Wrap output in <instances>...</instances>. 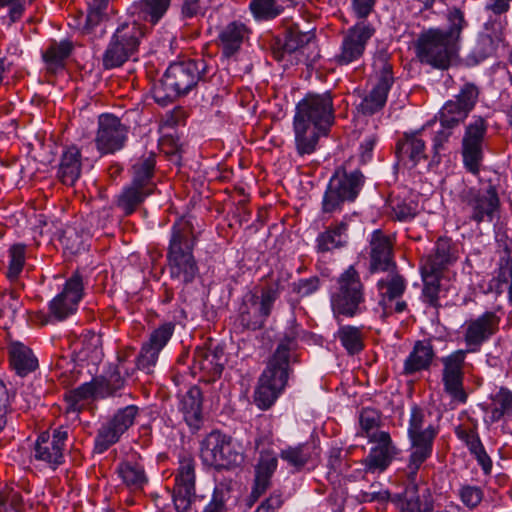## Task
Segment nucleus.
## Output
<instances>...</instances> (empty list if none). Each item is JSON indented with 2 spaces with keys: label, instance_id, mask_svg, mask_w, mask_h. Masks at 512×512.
Wrapping results in <instances>:
<instances>
[{
  "label": "nucleus",
  "instance_id": "f257e3e1",
  "mask_svg": "<svg viewBox=\"0 0 512 512\" xmlns=\"http://www.w3.org/2000/svg\"><path fill=\"white\" fill-rule=\"evenodd\" d=\"M429 416V413L416 405L411 408L407 429L411 453L406 468L411 486L406 488L402 495L400 512H433L431 502L420 501L414 484L421 465L432 455L434 440L439 432L438 427L428 421Z\"/></svg>",
  "mask_w": 512,
  "mask_h": 512
},
{
  "label": "nucleus",
  "instance_id": "f03ea898",
  "mask_svg": "<svg viewBox=\"0 0 512 512\" xmlns=\"http://www.w3.org/2000/svg\"><path fill=\"white\" fill-rule=\"evenodd\" d=\"M334 122L335 110L331 92L308 93L296 105L293 119L297 153L300 156L314 153L319 139L328 136Z\"/></svg>",
  "mask_w": 512,
  "mask_h": 512
},
{
  "label": "nucleus",
  "instance_id": "7ed1b4c3",
  "mask_svg": "<svg viewBox=\"0 0 512 512\" xmlns=\"http://www.w3.org/2000/svg\"><path fill=\"white\" fill-rule=\"evenodd\" d=\"M198 237L192 220L178 218L171 226L166 259L170 277L183 285L192 283L199 275L194 256Z\"/></svg>",
  "mask_w": 512,
  "mask_h": 512
},
{
  "label": "nucleus",
  "instance_id": "20e7f679",
  "mask_svg": "<svg viewBox=\"0 0 512 512\" xmlns=\"http://www.w3.org/2000/svg\"><path fill=\"white\" fill-rule=\"evenodd\" d=\"M296 339L297 332L294 328H290L281 339L259 378L254 401L262 410H266L274 404L287 384L290 352L296 348Z\"/></svg>",
  "mask_w": 512,
  "mask_h": 512
},
{
  "label": "nucleus",
  "instance_id": "39448f33",
  "mask_svg": "<svg viewBox=\"0 0 512 512\" xmlns=\"http://www.w3.org/2000/svg\"><path fill=\"white\" fill-rule=\"evenodd\" d=\"M207 71L204 60H186L169 65L160 83L155 87L154 98L166 104L193 90Z\"/></svg>",
  "mask_w": 512,
  "mask_h": 512
},
{
  "label": "nucleus",
  "instance_id": "423d86ee",
  "mask_svg": "<svg viewBox=\"0 0 512 512\" xmlns=\"http://www.w3.org/2000/svg\"><path fill=\"white\" fill-rule=\"evenodd\" d=\"M364 175L358 169L347 172L338 168L330 178L322 199V212L333 214L340 212L345 203L354 202L363 185Z\"/></svg>",
  "mask_w": 512,
  "mask_h": 512
},
{
  "label": "nucleus",
  "instance_id": "0eeeda50",
  "mask_svg": "<svg viewBox=\"0 0 512 512\" xmlns=\"http://www.w3.org/2000/svg\"><path fill=\"white\" fill-rule=\"evenodd\" d=\"M364 175L358 169L347 172L338 168L330 178L322 199V212L333 214L340 212L345 203L354 202L363 185Z\"/></svg>",
  "mask_w": 512,
  "mask_h": 512
},
{
  "label": "nucleus",
  "instance_id": "6e6552de",
  "mask_svg": "<svg viewBox=\"0 0 512 512\" xmlns=\"http://www.w3.org/2000/svg\"><path fill=\"white\" fill-rule=\"evenodd\" d=\"M364 175L358 169L347 172L338 168L330 178L322 199V212L333 214L340 212L345 203L354 202L363 185Z\"/></svg>",
  "mask_w": 512,
  "mask_h": 512
},
{
  "label": "nucleus",
  "instance_id": "1a4fd4ad",
  "mask_svg": "<svg viewBox=\"0 0 512 512\" xmlns=\"http://www.w3.org/2000/svg\"><path fill=\"white\" fill-rule=\"evenodd\" d=\"M200 458L204 465L217 470L238 467L244 462L241 446L220 431H212L202 440Z\"/></svg>",
  "mask_w": 512,
  "mask_h": 512
},
{
  "label": "nucleus",
  "instance_id": "9d476101",
  "mask_svg": "<svg viewBox=\"0 0 512 512\" xmlns=\"http://www.w3.org/2000/svg\"><path fill=\"white\" fill-rule=\"evenodd\" d=\"M364 288L358 272L350 266L338 279V289L331 296L335 315L354 317L362 313L365 301Z\"/></svg>",
  "mask_w": 512,
  "mask_h": 512
},
{
  "label": "nucleus",
  "instance_id": "9b49d317",
  "mask_svg": "<svg viewBox=\"0 0 512 512\" xmlns=\"http://www.w3.org/2000/svg\"><path fill=\"white\" fill-rule=\"evenodd\" d=\"M417 56L422 63L438 69H447L458 51L440 28L423 31L416 42Z\"/></svg>",
  "mask_w": 512,
  "mask_h": 512
},
{
  "label": "nucleus",
  "instance_id": "f8f14e48",
  "mask_svg": "<svg viewBox=\"0 0 512 512\" xmlns=\"http://www.w3.org/2000/svg\"><path fill=\"white\" fill-rule=\"evenodd\" d=\"M139 408L128 405L118 409L114 415L104 422L97 431L94 440V452L102 454L116 444L121 436L135 423Z\"/></svg>",
  "mask_w": 512,
  "mask_h": 512
},
{
  "label": "nucleus",
  "instance_id": "ddd939ff",
  "mask_svg": "<svg viewBox=\"0 0 512 512\" xmlns=\"http://www.w3.org/2000/svg\"><path fill=\"white\" fill-rule=\"evenodd\" d=\"M376 83L368 95H366L359 107L363 114L372 115L380 111L386 104L388 93L394 83L392 65L385 54L374 60Z\"/></svg>",
  "mask_w": 512,
  "mask_h": 512
},
{
  "label": "nucleus",
  "instance_id": "4468645a",
  "mask_svg": "<svg viewBox=\"0 0 512 512\" xmlns=\"http://www.w3.org/2000/svg\"><path fill=\"white\" fill-rule=\"evenodd\" d=\"M84 283L79 272L67 279L63 290L49 302V315L42 324H48L52 319L62 321L73 315L83 297Z\"/></svg>",
  "mask_w": 512,
  "mask_h": 512
},
{
  "label": "nucleus",
  "instance_id": "2eb2a0df",
  "mask_svg": "<svg viewBox=\"0 0 512 512\" xmlns=\"http://www.w3.org/2000/svg\"><path fill=\"white\" fill-rule=\"evenodd\" d=\"M488 129V123L481 116H473L465 127L462 139V155L465 167L477 174L483 158V143Z\"/></svg>",
  "mask_w": 512,
  "mask_h": 512
},
{
  "label": "nucleus",
  "instance_id": "dca6fc26",
  "mask_svg": "<svg viewBox=\"0 0 512 512\" xmlns=\"http://www.w3.org/2000/svg\"><path fill=\"white\" fill-rule=\"evenodd\" d=\"M129 128L113 114H101L98 117V129L95 137L97 150L102 154H113L121 150L127 141Z\"/></svg>",
  "mask_w": 512,
  "mask_h": 512
},
{
  "label": "nucleus",
  "instance_id": "f3484780",
  "mask_svg": "<svg viewBox=\"0 0 512 512\" xmlns=\"http://www.w3.org/2000/svg\"><path fill=\"white\" fill-rule=\"evenodd\" d=\"M195 461L183 458L179 462L173 487V502L177 512H188L197 499H202L195 493Z\"/></svg>",
  "mask_w": 512,
  "mask_h": 512
},
{
  "label": "nucleus",
  "instance_id": "a211bd4d",
  "mask_svg": "<svg viewBox=\"0 0 512 512\" xmlns=\"http://www.w3.org/2000/svg\"><path fill=\"white\" fill-rule=\"evenodd\" d=\"M377 290L379 294V306L382 308V318H386L393 313H402L406 310L407 304L401 300L406 290V281L398 273L388 271V274L378 280Z\"/></svg>",
  "mask_w": 512,
  "mask_h": 512
},
{
  "label": "nucleus",
  "instance_id": "6ab92c4d",
  "mask_svg": "<svg viewBox=\"0 0 512 512\" xmlns=\"http://www.w3.org/2000/svg\"><path fill=\"white\" fill-rule=\"evenodd\" d=\"M463 201L470 213V218L477 223L492 221L500 203L493 185H488L483 189L467 190L463 195Z\"/></svg>",
  "mask_w": 512,
  "mask_h": 512
},
{
  "label": "nucleus",
  "instance_id": "aec40b11",
  "mask_svg": "<svg viewBox=\"0 0 512 512\" xmlns=\"http://www.w3.org/2000/svg\"><path fill=\"white\" fill-rule=\"evenodd\" d=\"M368 439L374 446L362 461L364 471L373 474L382 473L391 464L398 450L393 444L390 434L386 431L376 430L372 434H368Z\"/></svg>",
  "mask_w": 512,
  "mask_h": 512
},
{
  "label": "nucleus",
  "instance_id": "412c9836",
  "mask_svg": "<svg viewBox=\"0 0 512 512\" xmlns=\"http://www.w3.org/2000/svg\"><path fill=\"white\" fill-rule=\"evenodd\" d=\"M374 32L375 29L365 21H359L349 28L343 37L340 52L335 56L336 62L340 65H348L358 61Z\"/></svg>",
  "mask_w": 512,
  "mask_h": 512
},
{
  "label": "nucleus",
  "instance_id": "4be33fe9",
  "mask_svg": "<svg viewBox=\"0 0 512 512\" xmlns=\"http://www.w3.org/2000/svg\"><path fill=\"white\" fill-rule=\"evenodd\" d=\"M67 438L68 432L63 427L55 429L52 434L48 432L41 433L34 444V459L53 468L62 464Z\"/></svg>",
  "mask_w": 512,
  "mask_h": 512
},
{
  "label": "nucleus",
  "instance_id": "5701e85b",
  "mask_svg": "<svg viewBox=\"0 0 512 512\" xmlns=\"http://www.w3.org/2000/svg\"><path fill=\"white\" fill-rule=\"evenodd\" d=\"M174 328L173 323L166 322L151 332L148 341L142 345L137 357L136 365L139 370L147 374L152 373L159 353L172 337Z\"/></svg>",
  "mask_w": 512,
  "mask_h": 512
},
{
  "label": "nucleus",
  "instance_id": "b1692460",
  "mask_svg": "<svg viewBox=\"0 0 512 512\" xmlns=\"http://www.w3.org/2000/svg\"><path fill=\"white\" fill-rule=\"evenodd\" d=\"M467 353L465 350H457L442 358L445 391L453 400L461 403L467 400V394L463 389V366Z\"/></svg>",
  "mask_w": 512,
  "mask_h": 512
},
{
  "label": "nucleus",
  "instance_id": "393cba45",
  "mask_svg": "<svg viewBox=\"0 0 512 512\" xmlns=\"http://www.w3.org/2000/svg\"><path fill=\"white\" fill-rule=\"evenodd\" d=\"M499 318L493 312H486L466 324L464 340L467 346L466 352H477L498 330Z\"/></svg>",
  "mask_w": 512,
  "mask_h": 512
},
{
  "label": "nucleus",
  "instance_id": "a878e982",
  "mask_svg": "<svg viewBox=\"0 0 512 512\" xmlns=\"http://www.w3.org/2000/svg\"><path fill=\"white\" fill-rule=\"evenodd\" d=\"M269 302V297L263 299L256 294L246 295L239 309L240 325L253 331L261 329L272 311Z\"/></svg>",
  "mask_w": 512,
  "mask_h": 512
},
{
  "label": "nucleus",
  "instance_id": "bb28decb",
  "mask_svg": "<svg viewBox=\"0 0 512 512\" xmlns=\"http://www.w3.org/2000/svg\"><path fill=\"white\" fill-rule=\"evenodd\" d=\"M457 260V250L452 240L440 237L431 254L423 258L421 271L429 274H439Z\"/></svg>",
  "mask_w": 512,
  "mask_h": 512
},
{
  "label": "nucleus",
  "instance_id": "cd10ccee",
  "mask_svg": "<svg viewBox=\"0 0 512 512\" xmlns=\"http://www.w3.org/2000/svg\"><path fill=\"white\" fill-rule=\"evenodd\" d=\"M485 33H482L469 54V59L475 64L490 57L504 39V25L500 20H490L485 24Z\"/></svg>",
  "mask_w": 512,
  "mask_h": 512
},
{
  "label": "nucleus",
  "instance_id": "c85d7f7f",
  "mask_svg": "<svg viewBox=\"0 0 512 512\" xmlns=\"http://www.w3.org/2000/svg\"><path fill=\"white\" fill-rule=\"evenodd\" d=\"M392 253L393 248L389 237L380 230L374 231L370 240V271L375 273L394 270L395 262Z\"/></svg>",
  "mask_w": 512,
  "mask_h": 512
},
{
  "label": "nucleus",
  "instance_id": "c756f323",
  "mask_svg": "<svg viewBox=\"0 0 512 512\" xmlns=\"http://www.w3.org/2000/svg\"><path fill=\"white\" fill-rule=\"evenodd\" d=\"M171 0H138L128 8L130 19L136 23L156 25L170 7Z\"/></svg>",
  "mask_w": 512,
  "mask_h": 512
},
{
  "label": "nucleus",
  "instance_id": "7c9ffc66",
  "mask_svg": "<svg viewBox=\"0 0 512 512\" xmlns=\"http://www.w3.org/2000/svg\"><path fill=\"white\" fill-rule=\"evenodd\" d=\"M147 29L148 27L145 24L136 23L131 19L121 23L115 30L111 39L131 55H134Z\"/></svg>",
  "mask_w": 512,
  "mask_h": 512
},
{
  "label": "nucleus",
  "instance_id": "2f4dec72",
  "mask_svg": "<svg viewBox=\"0 0 512 512\" xmlns=\"http://www.w3.org/2000/svg\"><path fill=\"white\" fill-rule=\"evenodd\" d=\"M10 364L17 375L25 377L38 367V359L32 350L21 342L13 341L8 346Z\"/></svg>",
  "mask_w": 512,
  "mask_h": 512
},
{
  "label": "nucleus",
  "instance_id": "473e14b6",
  "mask_svg": "<svg viewBox=\"0 0 512 512\" xmlns=\"http://www.w3.org/2000/svg\"><path fill=\"white\" fill-rule=\"evenodd\" d=\"M396 155L399 161L413 168L421 159L426 158L425 142L417 134H406L396 144Z\"/></svg>",
  "mask_w": 512,
  "mask_h": 512
},
{
  "label": "nucleus",
  "instance_id": "72a5a7b5",
  "mask_svg": "<svg viewBox=\"0 0 512 512\" xmlns=\"http://www.w3.org/2000/svg\"><path fill=\"white\" fill-rule=\"evenodd\" d=\"M434 355V349L429 340L417 341L404 361L403 373L405 375H412L428 369Z\"/></svg>",
  "mask_w": 512,
  "mask_h": 512
},
{
  "label": "nucleus",
  "instance_id": "f704fd0d",
  "mask_svg": "<svg viewBox=\"0 0 512 512\" xmlns=\"http://www.w3.org/2000/svg\"><path fill=\"white\" fill-rule=\"evenodd\" d=\"M202 391L198 386L191 387L181 399L180 409L187 425L199 429L202 423Z\"/></svg>",
  "mask_w": 512,
  "mask_h": 512
},
{
  "label": "nucleus",
  "instance_id": "c9c22d12",
  "mask_svg": "<svg viewBox=\"0 0 512 512\" xmlns=\"http://www.w3.org/2000/svg\"><path fill=\"white\" fill-rule=\"evenodd\" d=\"M81 152L76 146L67 147L61 155L58 178L66 185H73L81 174Z\"/></svg>",
  "mask_w": 512,
  "mask_h": 512
},
{
  "label": "nucleus",
  "instance_id": "e433bc0d",
  "mask_svg": "<svg viewBox=\"0 0 512 512\" xmlns=\"http://www.w3.org/2000/svg\"><path fill=\"white\" fill-rule=\"evenodd\" d=\"M194 367L206 372L211 377H219L224 369L226 357L223 349H197L194 353Z\"/></svg>",
  "mask_w": 512,
  "mask_h": 512
},
{
  "label": "nucleus",
  "instance_id": "4c0bfd02",
  "mask_svg": "<svg viewBox=\"0 0 512 512\" xmlns=\"http://www.w3.org/2000/svg\"><path fill=\"white\" fill-rule=\"evenodd\" d=\"M348 223L346 218L329 226L320 233L316 239L317 248L321 252H327L346 246L348 243Z\"/></svg>",
  "mask_w": 512,
  "mask_h": 512
},
{
  "label": "nucleus",
  "instance_id": "58836bf2",
  "mask_svg": "<svg viewBox=\"0 0 512 512\" xmlns=\"http://www.w3.org/2000/svg\"><path fill=\"white\" fill-rule=\"evenodd\" d=\"M247 29L240 22H231L219 33L218 39L225 57H231L237 53L243 43Z\"/></svg>",
  "mask_w": 512,
  "mask_h": 512
},
{
  "label": "nucleus",
  "instance_id": "ea45409f",
  "mask_svg": "<svg viewBox=\"0 0 512 512\" xmlns=\"http://www.w3.org/2000/svg\"><path fill=\"white\" fill-rule=\"evenodd\" d=\"M80 348L75 351L77 359L81 362L96 365L102 361V339L95 332L88 331L79 339Z\"/></svg>",
  "mask_w": 512,
  "mask_h": 512
},
{
  "label": "nucleus",
  "instance_id": "a19ab883",
  "mask_svg": "<svg viewBox=\"0 0 512 512\" xmlns=\"http://www.w3.org/2000/svg\"><path fill=\"white\" fill-rule=\"evenodd\" d=\"M155 168V155L149 153L137 159L132 165V181L134 185L145 187L146 189L154 190L153 175Z\"/></svg>",
  "mask_w": 512,
  "mask_h": 512
},
{
  "label": "nucleus",
  "instance_id": "79ce46f5",
  "mask_svg": "<svg viewBox=\"0 0 512 512\" xmlns=\"http://www.w3.org/2000/svg\"><path fill=\"white\" fill-rule=\"evenodd\" d=\"M314 450L312 444L301 443L282 449L279 457L296 471H300L310 461Z\"/></svg>",
  "mask_w": 512,
  "mask_h": 512
},
{
  "label": "nucleus",
  "instance_id": "37998d69",
  "mask_svg": "<svg viewBox=\"0 0 512 512\" xmlns=\"http://www.w3.org/2000/svg\"><path fill=\"white\" fill-rule=\"evenodd\" d=\"M117 473L123 483L130 489H141L147 482L144 467L135 462H122L117 467Z\"/></svg>",
  "mask_w": 512,
  "mask_h": 512
},
{
  "label": "nucleus",
  "instance_id": "c03bdc74",
  "mask_svg": "<svg viewBox=\"0 0 512 512\" xmlns=\"http://www.w3.org/2000/svg\"><path fill=\"white\" fill-rule=\"evenodd\" d=\"M99 387L100 386L96 378L94 381L86 382L72 390L68 396L69 405L67 411L75 413L79 412L82 409V405H80L79 402L82 400L92 397L104 398L103 392L100 391Z\"/></svg>",
  "mask_w": 512,
  "mask_h": 512
},
{
  "label": "nucleus",
  "instance_id": "a18cd8bd",
  "mask_svg": "<svg viewBox=\"0 0 512 512\" xmlns=\"http://www.w3.org/2000/svg\"><path fill=\"white\" fill-rule=\"evenodd\" d=\"M152 192L153 191L150 189L131 183L119 196L118 205L124 210L125 214L129 215L147 196L152 194Z\"/></svg>",
  "mask_w": 512,
  "mask_h": 512
},
{
  "label": "nucleus",
  "instance_id": "49530a36",
  "mask_svg": "<svg viewBox=\"0 0 512 512\" xmlns=\"http://www.w3.org/2000/svg\"><path fill=\"white\" fill-rule=\"evenodd\" d=\"M448 29L443 30V35L457 48L461 39L462 31L467 27L468 23L465 19L463 11L457 7L448 9L446 14Z\"/></svg>",
  "mask_w": 512,
  "mask_h": 512
},
{
  "label": "nucleus",
  "instance_id": "de8ad7c7",
  "mask_svg": "<svg viewBox=\"0 0 512 512\" xmlns=\"http://www.w3.org/2000/svg\"><path fill=\"white\" fill-rule=\"evenodd\" d=\"M312 39V35L307 32L299 30L297 25L289 27L286 31L285 42L282 46V51H274L275 58L281 60L284 53H293L308 44Z\"/></svg>",
  "mask_w": 512,
  "mask_h": 512
},
{
  "label": "nucleus",
  "instance_id": "09e8293b",
  "mask_svg": "<svg viewBox=\"0 0 512 512\" xmlns=\"http://www.w3.org/2000/svg\"><path fill=\"white\" fill-rule=\"evenodd\" d=\"M491 421L497 422L505 416L512 415V392L501 387L491 398Z\"/></svg>",
  "mask_w": 512,
  "mask_h": 512
},
{
  "label": "nucleus",
  "instance_id": "8fccbe9b",
  "mask_svg": "<svg viewBox=\"0 0 512 512\" xmlns=\"http://www.w3.org/2000/svg\"><path fill=\"white\" fill-rule=\"evenodd\" d=\"M469 113L457 100H448L439 112L441 126L453 128L464 121Z\"/></svg>",
  "mask_w": 512,
  "mask_h": 512
},
{
  "label": "nucleus",
  "instance_id": "3c124183",
  "mask_svg": "<svg viewBox=\"0 0 512 512\" xmlns=\"http://www.w3.org/2000/svg\"><path fill=\"white\" fill-rule=\"evenodd\" d=\"M337 338L351 355L359 353L364 347L363 334L358 327L351 325L341 326L337 332Z\"/></svg>",
  "mask_w": 512,
  "mask_h": 512
},
{
  "label": "nucleus",
  "instance_id": "603ef678",
  "mask_svg": "<svg viewBox=\"0 0 512 512\" xmlns=\"http://www.w3.org/2000/svg\"><path fill=\"white\" fill-rule=\"evenodd\" d=\"M72 44L69 41L54 43L43 54V59L51 71H56L63 67L64 60L70 55Z\"/></svg>",
  "mask_w": 512,
  "mask_h": 512
},
{
  "label": "nucleus",
  "instance_id": "864d4df0",
  "mask_svg": "<svg viewBox=\"0 0 512 512\" xmlns=\"http://www.w3.org/2000/svg\"><path fill=\"white\" fill-rule=\"evenodd\" d=\"M132 56L133 55L111 39L102 56L103 68L106 70L118 68Z\"/></svg>",
  "mask_w": 512,
  "mask_h": 512
},
{
  "label": "nucleus",
  "instance_id": "5fc2aeb1",
  "mask_svg": "<svg viewBox=\"0 0 512 512\" xmlns=\"http://www.w3.org/2000/svg\"><path fill=\"white\" fill-rule=\"evenodd\" d=\"M26 246L23 244H15L9 249V262L6 275L10 281H16L25 264Z\"/></svg>",
  "mask_w": 512,
  "mask_h": 512
},
{
  "label": "nucleus",
  "instance_id": "6e6d98bb",
  "mask_svg": "<svg viewBox=\"0 0 512 512\" xmlns=\"http://www.w3.org/2000/svg\"><path fill=\"white\" fill-rule=\"evenodd\" d=\"M230 490V485L226 482L216 484L212 497L202 512H225L226 502L230 497Z\"/></svg>",
  "mask_w": 512,
  "mask_h": 512
},
{
  "label": "nucleus",
  "instance_id": "4d7b16f0",
  "mask_svg": "<svg viewBox=\"0 0 512 512\" xmlns=\"http://www.w3.org/2000/svg\"><path fill=\"white\" fill-rule=\"evenodd\" d=\"M122 362L116 366L107 377L97 378L99 389L103 392V397L113 396L120 390L125 383L124 378L121 376Z\"/></svg>",
  "mask_w": 512,
  "mask_h": 512
},
{
  "label": "nucleus",
  "instance_id": "13d9d810",
  "mask_svg": "<svg viewBox=\"0 0 512 512\" xmlns=\"http://www.w3.org/2000/svg\"><path fill=\"white\" fill-rule=\"evenodd\" d=\"M250 9L257 18L272 19L280 15L283 8L276 0H252Z\"/></svg>",
  "mask_w": 512,
  "mask_h": 512
},
{
  "label": "nucleus",
  "instance_id": "bf43d9fd",
  "mask_svg": "<svg viewBox=\"0 0 512 512\" xmlns=\"http://www.w3.org/2000/svg\"><path fill=\"white\" fill-rule=\"evenodd\" d=\"M457 494L462 504L470 510L476 508L484 497L483 489L480 486L470 484L461 485Z\"/></svg>",
  "mask_w": 512,
  "mask_h": 512
},
{
  "label": "nucleus",
  "instance_id": "052dcab7",
  "mask_svg": "<svg viewBox=\"0 0 512 512\" xmlns=\"http://www.w3.org/2000/svg\"><path fill=\"white\" fill-rule=\"evenodd\" d=\"M439 274L423 273L424 287L422 290V296L424 302L428 303L433 307L438 306V295L440 290Z\"/></svg>",
  "mask_w": 512,
  "mask_h": 512
},
{
  "label": "nucleus",
  "instance_id": "680f3d73",
  "mask_svg": "<svg viewBox=\"0 0 512 512\" xmlns=\"http://www.w3.org/2000/svg\"><path fill=\"white\" fill-rule=\"evenodd\" d=\"M393 217L399 221H410L418 213V205L413 201L395 199L391 201Z\"/></svg>",
  "mask_w": 512,
  "mask_h": 512
},
{
  "label": "nucleus",
  "instance_id": "e2e57ef3",
  "mask_svg": "<svg viewBox=\"0 0 512 512\" xmlns=\"http://www.w3.org/2000/svg\"><path fill=\"white\" fill-rule=\"evenodd\" d=\"M479 93V88L475 84L465 83L454 99L471 112L478 101Z\"/></svg>",
  "mask_w": 512,
  "mask_h": 512
},
{
  "label": "nucleus",
  "instance_id": "0e129e2a",
  "mask_svg": "<svg viewBox=\"0 0 512 512\" xmlns=\"http://www.w3.org/2000/svg\"><path fill=\"white\" fill-rule=\"evenodd\" d=\"M277 458L269 453L261 455L260 461L257 466V480L267 481L277 468Z\"/></svg>",
  "mask_w": 512,
  "mask_h": 512
},
{
  "label": "nucleus",
  "instance_id": "69168bd1",
  "mask_svg": "<svg viewBox=\"0 0 512 512\" xmlns=\"http://www.w3.org/2000/svg\"><path fill=\"white\" fill-rule=\"evenodd\" d=\"M320 280L318 277L313 276L307 279H299L292 284V291L300 295L301 297H306L319 289Z\"/></svg>",
  "mask_w": 512,
  "mask_h": 512
},
{
  "label": "nucleus",
  "instance_id": "338daca9",
  "mask_svg": "<svg viewBox=\"0 0 512 512\" xmlns=\"http://www.w3.org/2000/svg\"><path fill=\"white\" fill-rule=\"evenodd\" d=\"M380 423V414L378 411L370 408H365L361 411L360 414V425L362 430L368 434H372L374 429L378 427Z\"/></svg>",
  "mask_w": 512,
  "mask_h": 512
},
{
  "label": "nucleus",
  "instance_id": "774afa93",
  "mask_svg": "<svg viewBox=\"0 0 512 512\" xmlns=\"http://www.w3.org/2000/svg\"><path fill=\"white\" fill-rule=\"evenodd\" d=\"M451 128L443 127L437 131L433 138V161L439 162L441 153L446 149V144L451 137Z\"/></svg>",
  "mask_w": 512,
  "mask_h": 512
}]
</instances>
